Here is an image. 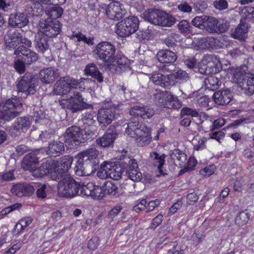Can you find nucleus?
I'll return each instance as SVG.
<instances>
[{
    "instance_id": "nucleus-62",
    "label": "nucleus",
    "mask_w": 254,
    "mask_h": 254,
    "mask_svg": "<svg viewBox=\"0 0 254 254\" xmlns=\"http://www.w3.org/2000/svg\"><path fill=\"white\" fill-rule=\"evenodd\" d=\"M174 75L178 80L183 81L186 80L188 78V73L182 69L178 70L174 74Z\"/></svg>"
},
{
    "instance_id": "nucleus-16",
    "label": "nucleus",
    "mask_w": 254,
    "mask_h": 254,
    "mask_svg": "<svg viewBox=\"0 0 254 254\" xmlns=\"http://www.w3.org/2000/svg\"><path fill=\"white\" fill-rule=\"evenodd\" d=\"M61 25L58 21H49L41 22L39 31L47 37H53L57 36L60 32Z\"/></svg>"
},
{
    "instance_id": "nucleus-48",
    "label": "nucleus",
    "mask_w": 254,
    "mask_h": 254,
    "mask_svg": "<svg viewBox=\"0 0 254 254\" xmlns=\"http://www.w3.org/2000/svg\"><path fill=\"white\" fill-rule=\"evenodd\" d=\"M250 218V215L246 211L240 212L235 218V223L239 226L245 225Z\"/></svg>"
},
{
    "instance_id": "nucleus-27",
    "label": "nucleus",
    "mask_w": 254,
    "mask_h": 254,
    "mask_svg": "<svg viewBox=\"0 0 254 254\" xmlns=\"http://www.w3.org/2000/svg\"><path fill=\"white\" fill-rule=\"evenodd\" d=\"M39 76L43 83L50 84L54 81L57 75L53 68L48 67L41 70Z\"/></svg>"
},
{
    "instance_id": "nucleus-8",
    "label": "nucleus",
    "mask_w": 254,
    "mask_h": 254,
    "mask_svg": "<svg viewBox=\"0 0 254 254\" xmlns=\"http://www.w3.org/2000/svg\"><path fill=\"white\" fill-rule=\"evenodd\" d=\"M89 134V130L87 133L85 130H81L78 127L72 126L68 128L65 132V142L68 144V147H72L88 139Z\"/></svg>"
},
{
    "instance_id": "nucleus-29",
    "label": "nucleus",
    "mask_w": 254,
    "mask_h": 254,
    "mask_svg": "<svg viewBox=\"0 0 254 254\" xmlns=\"http://www.w3.org/2000/svg\"><path fill=\"white\" fill-rule=\"evenodd\" d=\"M64 150V146L62 142L53 141L49 143L46 152L49 155L56 157L63 154Z\"/></svg>"
},
{
    "instance_id": "nucleus-49",
    "label": "nucleus",
    "mask_w": 254,
    "mask_h": 254,
    "mask_svg": "<svg viewBox=\"0 0 254 254\" xmlns=\"http://www.w3.org/2000/svg\"><path fill=\"white\" fill-rule=\"evenodd\" d=\"M207 139L205 137L203 138H194L192 140V143L194 147V149L197 151L201 150L205 148V142Z\"/></svg>"
},
{
    "instance_id": "nucleus-2",
    "label": "nucleus",
    "mask_w": 254,
    "mask_h": 254,
    "mask_svg": "<svg viewBox=\"0 0 254 254\" xmlns=\"http://www.w3.org/2000/svg\"><path fill=\"white\" fill-rule=\"evenodd\" d=\"M38 162V159L35 156V153H30L26 155L23 160V168L29 170L36 178H42L49 174L52 180H58L60 173H58L56 171L54 161H47L43 163L40 167L37 168L36 166Z\"/></svg>"
},
{
    "instance_id": "nucleus-38",
    "label": "nucleus",
    "mask_w": 254,
    "mask_h": 254,
    "mask_svg": "<svg viewBox=\"0 0 254 254\" xmlns=\"http://www.w3.org/2000/svg\"><path fill=\"white\" fill-rule=\"evenodd\" d=\"M149 78L150 81L162 87H164L169 84V76H166L159 73H153Z\"/></svg>"
},
{
    "instance_id": "nucleus-9",
    "label": "nucleus",
    "mask_w": 254,
    "mask_h": 254,
    "mask_svg": "<svg viewBox=\"0 0 254 254\" xmlns=\"http://www.w3.org/2000/svg\"><path fill=\"white\" fill-rule=\"evenodd\" d=\"M139 20L136 16L128 17L116 25V33L120 37H127L138 29Z\"/></svg>"
},
{
    "instance_id": "nucleus-53",
    "label": "nucleus",
    "mask_w": 254,
    "mask_h": 254,
    "mask_svg": "<svg viewBox=\"0 0 254 254\" xmlns=\"http://www.w3.org/2000/svg\"><path fill=\"white\" fill-rule=\"evenodd\" d=\"M217 23V18L206 16L205 28L207 29L210 32L213 33L215 24Z\"/></svg>"
},
{
    "instance_id": "nucleus-4",
    "label": "nucleus",
    "mask_w": 254,
    "mask_h": 254,
    "mask_svg": "<svg viewBox=\"0 0 254 254\" xmlns=\"http://www.w3.org/2000/svg\"><path fill=\"white\" fill-rule=\"evenodd\" d=\"M126 132L129 136L135 138L138 146H146L151 142L150 129L143 123L136 122L128 123Z\"/></svg>"
},
{
    "instance_id": "nucleus-32",
    "label": "nucleus",
    "mask_w": 254,
    "mask_h": 254,
    "mask_svg": "<svg viewBox=\"0 0 254 254\" xmlns=\"http://www.w3.org/2000/svg\"><path fill=\"white\" fill-rule=\"evenodd\" d=\"M206 49L216 50L222 48L225 46L226 41L221 38H214V37L205 38Z\"/></svg>"
},
{
    "instance_id": "nucleus-42",
    "label": "nucleus",
    "mask_w": 254,
    "mask_h": 254,
    "mask_svg": "<svg viewBox=\"0 0 254 254\" xmlns=\"http://www.w3.org/2000/svg\"><path fill=\"white\" fill-rule=\"evenodd\" d=\"M32 218L30 217H24L21 219L15 225L14 233L16 234L21 232L25 228L29 226L32 222Z\"/></svg>"
},
{
    "instance_id": "nucleus-39",
    "label": "nucleus",
    "mask_w": 254,
    "mask_h": 254,
    "mask_svg": "<svg viewBox=\"0 0 254 254\" xmlns=\"http://www.w3.org/2000/svg\"><path fill=\"white\" fill-rule=\"evenodd\" d=\"M114 139L115 138L113 134L111 133H106L102 137L97 138L96 142L97 145L100 146L108 147L113 144Z\"/></svg>"
},
{
    "instance_id": "nucleus-44",
    "label": "nucleus",
    "mask_w": 254,
    "mask_h": 254,
    "mask_svg": "<svg viewBox=\"0 0 254 254\" xmlns=\"http://www.w3.org/2000/svg\"><path fill=\"white\" fill-rule=\"evenodd\" d=\"M205 38H194L191 43V48L196 50H206Z\"/></svg>"
},
{
    "instance_id": "nucleus-43",
    "label": "nucleus",
    "mask_w": 254,
    "mask_h": 254,
    "mask_svg": "<svg viewBox=\"0 0 254 254\" xmlns=\"http://www.w3.org/2000/svg\"><path fill=\"white\" fill-rule=\"evenodd\" d=\"M246 77L247 78L243 83V88L247 90L250 94L254 93V74L248 73Z\"/></svg>"
},
{
    "instance_id": "nucleus-26",
    "label": "nucleus",
    "mask_w": 254,
    "mask_h": 254,
    "mask_svg": "<svg viewBox=\"0 0 254 254\" xmlns=\"http://www.w3.org/2000/svg\"><path fill=\"white\" fill-rule=\"evenodd\" d=\"M33 7H31V13H30L33 16H38L43 12V9L42 4H52L55 0H30Z\"/></svg>"
},
{
    "instance_id": "nucleus-56",
    "label": "nucleus",
    "mask_w": 254,
    "mask_h": 254,
    "mask_svg": "<svg viewBox=\"0 0 254 254\" xmlns=\"http://www.w3.org/2000/svg\"><path fill=\"white\" fill-rule=\"evenodd\" d=\"M179 30L183 33L188 34L190 32V23L185 20L181 21L178 25Z\"/></svg>"
},
{
    "instance_id": "nucleus-15",
    "label": "nucleus",
    "mask_w": 254,
    "mask_h": 254,
    "mask_svg": "<svg viewBox=\"0 0 254 254\" xmlns=\"http://www.w3.org/2000/svg\"><path fill=\"white\" fill-rule=\"evenodd\" d=\"M29 118L24 117L18 118L9 129L10 134L16 137L27 132L31 125Z\"/></svg>"
},
{
    "instance_id": "nucleus-28",
    "label": "nucleus",
    "mask_w": 254,
    "mask_h": 254,
    "mask_svg": "<svg viewBox=\"0 0 254 254\" xmlns=\"http://www.w3.org/2000/svg\"><path fill=\"white\" fill-rule=\"evenodd\" d=\"M165 158L164 154L159 155L156 152H153L150 154V161L155 167H157L160 175H161L165 174L162 169V167L165 163Z\"/></svg>"
},
{
    "instance_id": "nucleus-41",
    "label": "nucleus",
    "mask_w": 254,
    "mask_h": 254,
    "mask_svg": "<svg viewBox=\"0 0 254 254\" xmlns=\"http://www.w3.org/2000/svg\"><path fill=\"white\" fill-rule=\"evenodd\" d=\"M105 194L115 195L118 193V188L112 181H106L103 185Z\"/></svg>"
},
{
    "instance_id": "nucleus-18",
    "label": "nucleus",
    "mask_w": 254,
    "mask_h": 254,
    "mask_svg": "<svg viewBox=\"0 0 254 254\" xmlns=\"http://www.w3.org/2000/svg\"><path fill=\"white\" fill-rule=\"evenodd\" d=\"M127 10L124 5L119 1L110 3L107 9V16L112 20H118L122 19L126 15Z\"/></svg>"
},
{
    "instance_id": "nucleus-46",
    "label": "nucleus",
    "mask_w": 254,
    "mask_h": 254,
    "mask_svg": "<svg viewBox=\"0 0 254 254\" xmlns=\"http://www.w3.org/2000/svg\"><path fill=\"white\" fill-rule=\"evenodd\" d=\"M63 9L58 6L52 7L49 10H47L46 14L53 19H57L60 17L63 14Z\"/></svg>"
},
{
    "instance_id": "nucleus-7",
    "label": "nucleus",
    "mask_w": 254,
    "mask_h": 254,
    "mask_svg": "<svg viewBox=\"0 0 254 254\" xmlns=\"http://www.w3.org/2000/svg\"><path fill=\"white\" fill-rule=\"evenodd\" d=\"M80 185L81 183H77L66 174L59 183L58 192L62 196L72 197L77 194Z\"/></svg>"
},
{
    "instance_id": "nucleus-30",
    "label": "nucleus",
    "mask_w": 254,
    "mask_h": 254,
    "mask_svg": "<svg viewBox=\"0 0 254 254\" xmlns=\"http://www.w3.org/2000/svg\"><path fill=\"white\" fill-rule=\"evenodd\" d=\"M157 57L161 63H172L177 59V56L175 53L167 50L159 51Z\"/></svg>"
},
{
    "instance_id": "nucleus-31",
    "label": "nucleus",
    "mask_w": 254,
    "mask_h": 254,
    "mask_svg": "<svg viewBox=\"0 0 254 254\" xmlns=\"http://www.w3.org/2000/svg\"><path fill=\"white\" fill-rule=\"evenodd\" d=\"M34 44L36 50L42 53H44L49 48L47 38L43 36L40 33L36 35Z\"/></svg>"
},
{
    "instance_id": "nucleus-22",
    "label": "nucleus",
    "mask_w": 254,
    "mask_h": 254,
    "mask_svg": "<svg viewBox=\"0 0 254 254\" xmlns=\"http://www.w3.org/2000/svg\"><path fill=\"white\" fill-rule=\"evenodd\" d=\"M29 23L28 18L23 13L11 14L8 18L9 24L13 27L22 28Z\"/></svg>"
},
{
    "instance_id": "nucleus-5",
    "label": "nucleus",
    "mask_w": 254,
    "mask_h": 254,
    "mask_svg": "<svg viewBox=\"0 0 254 254\" xmlns=\"http://www.w3.org/2000/svg\"><path fill=\"white\" fill-rule=\"evenodd\" d=\"M143 18L152 24L163 27H171L175 23V19L163 11L149 9L143 13Z\"/></svg>"
},
{
    "instance_id": "nucleus-6",
    "label": "nucleus",
    "mask_w": 254,
    "mask_h": 254,
    "mask_svg": "<svg viewBox=\"0 0 254 254\" xmlns=\"http://www.w3.org/2000/svg\"><path fill=\"white\" fill-rule=\"evenodd\" d=\"M22 110V104L16 97L0 102V122L9 121L17 116Z\"/></svg>"
},
{
    "instance_id": "nucleus-45",
    "label": "nucleus",
    "mask_w": 254,
    "mask_h": 254,
    "mask_svg": "<svg viewBox=\"0 0 254 254\" xmlns=\"http://www.w3.org/2000/svg\"><path fill=\"white\" fill-rule=\"evenodd\" d=\"M70 38L73 39L76 38L77 41L78 42H83L89 46L93 45V38L91 37H86L85 35L82 33L78 32L77 33H73L70 36Z\"/></svg>"
},
{
    "instance_id": "nucleus-52",
    "label": "nucleus",
    "mask_w": 254,
    "mask_h": 254,
    "mask_svg": "<svg viewBox=\"0 0 254 254\" xmlns=\"http://www.w3.org/2000/svg\"><path fill=\"white\" fill-rule=\"evenodd\" d=\"M216 169L214 165H208L199 171V174L202 177H208L214 173Z\"/></svg>"
},
{
    "instance_id": "nucleus-55",
    "label": "nucleus",
    "mask_w": 254,
    "mask_h": 254,
    "mask_svg": "<svg viewBox=\"0 0 254 254\" xmlns=\"http://www.w3.org/2000/svg\"><path fill=\"white\" fill-rule=\"evenodd\" d=\"M196 165V160L193 157H190L188 162L187 166L185 167L183 169L180 170L179 174H182L188 171L192 170Z\"/></svg>"
},
{
    "instance_id": "nucleus-58",
    "label": "nucleus",
    "mask_w": 254,
    "mask_h": 254,
    "mask_svg": "<svg viewBox=\"0 0 254 254\" xmlns=\"http://www.w3.org/2000/svg\"><path fill=\"white\" fill-rule=\"evenodd\" d=\"M82 122L85 127L93 125L95 122L93 114L88 113H84L83 115Z\"/></svg>"
},
{
    "instance_id": "nucleus-17",
    "label": "nucleus",
    "mask_w": 254,
    "mask_h": 254,
    "mask_svg": "<svg viewBox=\"0 0 254 254\" xmlns=\"http://www.w3.org/2000/svg\"><path fill=\"white\" fill-rule=\"evenodd\" d=\"M124 159V168L126 169L129 178L133 182L140 181L142 179V174L138 170L136 160L128 157H126Z\"/></svg>"
},
{
    "instance_id": "nucleus-60",
    "label": "nucleus",
    "mask_w": 254,
    "mask_h": 254,
    "mask_svg": "<svg viewBox=\"0 0 254 254\" xmlns=\"http://www.w3.org/2000/svg\"><path fill=\"white\" fill-rule=\"evenodd\" d=\"M163 219V215L162 214H159L154 218L152 221L151 224L150 226L151 229L154 230L162 222Z\"/></svg>"
},
{
    "instance_id": "nucleus-59",
    "label": "nucleus",
    "mask_w": 254,
    "mask_h": 254,
    "mask_svg": "<svg viewBox=\"0 0 254 254\" xmlns=\"http://www.w3.org/2000/svg\"><path fill=\"white\" fill-rule=\"evenodd\" d=\"M213 4L214 7L219 10H225L228 7V2L226 0H216Z\"/></svg>"
},
{
    "instance_id": "nucleus-51",
    "label": "nucleus",
    "mask_w": 254,
    "mask_h": 254,
    "mask_svg": "<svg viewBox=\"0 0 254 254\" xmlns=\"http://www.w3.org/2000/svg\"><path fill=\"white\" fill-rule=\"evenodd\" d=\"M205 15L196 16L192 20V24L196 27L204 29L205 28Z\"/></svg>"
},
{
    "instance_id": "nucleus-12",
    "label": "nucleus",
    "mask_w": 254,
    "mask_h": 254,
    "mask_svg": "<svg viewBox=\"0 0 254 254\" xmlns=\"http://www.w3.org/2000/svg\"><path fill=\"white\" fill-rule=\"evenodd\" d=\"M221 62L215 55H206L202 60L203 67L199 68L201 73L209 74L218 72L221 67Z\"/></svg>"
},
{
    "instance_id": "nucleus-10",
    "label": "nucleus",
    "mask_w": 254,
    "mask_h": 254,
    "mask_svg": "<svg viewBox=\"0 0 254 254\" xmlns=\"http://www.w3.org/2000/svg\"><path fill=\"white\" fill-rule=\"evenodd\" d=\"M122 169L121 166L115 162H104L100 166V169L97 172V176L102 179L107 178L118 180L121 177Z\"/></svg>"
},
{
    "instance_id": "nucleus-3",
    "label": "nucleus",
    "mask_w": 254,
    "mask_h": 254,
    "mask_svg": "<svg viewBox=\"0 0 254 254\" xmlns=\"http://www.w3.org/2000/svg\"><path fill=\"white\" fill-rule=\"evenodd\" d=\"M98 151L95 148H91L79 153L74 168L76 175L89 176L95 172L94 166L99 163Z\"/></svg>"
},
{
    "instance_id": "nucleus-64",
    "label": "nucleus",
    "mask_w": 254,
    "mask_h": 254,
    "mask_svg": "<svg viewBox=\"0 0 254 254\" xmlns=\"http://www.w3.org/2000/svg\"><path fill=\"white\" fill-rule=\"evenodd\" d=\"M14 67L16 70L20 74L24 73L25 70L24 63L20 61H17L15 62Z\"/></svg>"
},
{
    "instance_id": "nucleus-23",
    "label": "nucleus",
    "mask_w": 254,
    "mask_h": 254,
    "mask_svg": "<svg viewBox=\"0 0 254 254\" xmlns=\"http://www.w3.org/2000/svg\"><path fill=\"white\" fill-rule=\"evenodd\" d=\"M130 115L134 117H140L143 119H148L154 114L153 109L148 107L134 106L129 111Z\"/></svg>"
},
{
    "instance_id": "nucleus-13",
    "label": "nucleus",
    "mask_w": 254,
    "mask_h": 254,
    "mask_svg": "<svg viewBox=\"0 0 254 254\" xmlns=\"http://www.w3.org/2000/svg\"><path fill=\"white\" fill-rule=\"evenodd\" d=\"M36 85L32 75L26 73L17 83V92L21 93L23 97L26 98L28 95L33 94L36 91Z\"/></svg>"
},
{
    "instance_id": "nucleus-36",
    "label": "nucleus",
    "mask_w": 254,
    "mask_h": 254,
    "mask_svg": "<svg viewBox=\"0 0 254 254\" xmlns=\"http://www.w3.org/2000/svg\"><path fill=\"white\" fill-rule=\"evenodd\" d=\"M171 158L177 166H183L187 160L186 155L179 149H175L170 154Z\"/></svg>"
},
{
    "instance_id": "nucleus-33",
    "label": "nucleus",
    "mask_w": 254,
    "mask_h": 254,
    "mask_svg": "<svg viewBox=\"0 0 254 254\" xmlns=\"http://www.w3.org/2000/svg\"><path fill=\"white\" fill-rule=\"evenodd\" d=\"M127 62V59L125 57L115 56L111 63L107 65L111 69L116 71H121L122 67L125 66Z\"/></svg>"
},
{
    "instance_id": "nucleus-20",
    "label": "nucleus",
    "mask_w": 254,
    "mask_h": 254,
    "mask_svg": "<svg viewBox=\"0 0 254 254\" xmlns=\"http://www.w3.org/2000/svg\"><path fill=\"white\" fill-rule=\"evenodd\" d=\"M35 189L32 184L27 183H18L12 186L11 191L12 194L18 197L31 195Z\"/></svg>"
},
{
    "instance_id": "nucleus-61",
    "label": "nucleus",
    "mask_w": 254,
    "mask_h": 254,
    "mask_svg": "<svg viewBox=\"0 0 254 254\" xmlns=\"http://www.w3.org/2000/svg\"><path fill=\"white\" fill-rule=\"evenodd\" d=\"M181 114L182 116L189 115L192 117H197L198 115V113L195 110L187 107L183 108L181 110Z\"/></svg>"
},
{
    "instance_id": "nucleus-25",
    "label": "nucleus",
    "mask_w": 254,
    "mask_h": 254,
    "mask_svg": "<svg viewBox=\"0 0 254 254\" xmlns=\"http://www.w3.org/2000/svg\"><path fill=\"white\" fill-rule=\"evenodd\" d=\"M215 102L220 105L229 104L232 100V94L230 90L224 89L215 92L213 94Z\"/></svg>"
},
{
    "instance_id": "nucleus-47",
    "label": "nucleus",
    "mask_w": 254,
    "mask_h": 254,
    "mask_svg": "<svg viewBox=\"0 0 254 254\" xmlns=\"http://www.w3.org/2000/svg\"><path fill=\"white\" fill-rule=\"evenodd\" d=\"M93 184L92 183H88L86 185L81 183L79 190H80V195L81 196H86L91 197L92 194Z\"/></svg>"
},
{
    "instance_id": "nucleus-1",
    "label": "nucleus",
    "mask_w": 254,
    "mask_h": 254,
    "mask_svg": "<svg viewBox=\"0 0 254 254\" xmlns=\"http://www.w3.org/2000/svg\"><path fill=\"white\" fill-rule=\"evenodd\" d=\"M93 83L88 78H81L76 80L69 76L61 78L55 84L54 92L61 95L59 102L63 109H69L72 113L83 110L89 107L81 94L76 90L78 88L84 90Z\"/></svg>"
},
{
    "instance_id": "nucleus-37",
    "label": "nucleus",
    "mask_w": 254,
    "mask_h": 254,
    "mask_svg": "<svg viewBox=\"0 0 254 254\" xmlns=\"http://www.w3.org/2000/svg\"><path fill=\"white\" fill-rule=\"evenodd\" d=\"M247 68L246 66H243L230 69V73L232 74L234 82H239L243 80L244 77L247 75L246 72Z\"/></svg>"
},
{
    "instance_id": "nucleus-34",
    "label": "nucleus",
    "mask_w": 254,
    "mask_h": 254,
    "mask_svg": "<svg viewBox=\"0 0 254 254\" xmlns=\"http://www.w3.org/2000/svg\"><path fill=\"white\" fill-rule=\"evenodd\" d=\"M72 161L73 159L71 156L68 155L65 156L62 161L61 169L63 170V171L61 172L59 171V169L58 168L57 164L55 162L56 171L58 173H60L59 179L58 180H60L63 177L65 176V175L68 174L66 172L70 168Z\"/></svg>"
},
{
    "instance_id": "nucleus-14",
    "label": "nucleus",
    "mask_w": 254,
    "mask_h": 254,
    "mask_svg": "<svg viewBox=\"0 0 254 254\" xmlns=\"http://www.w3.org/2000/svg\"><path fill=\"white\" fill-rule=\"evenodd\" d=\"M4 43L6 48L9 50L15 49L20 43L27 47H30L32 42L22 36L17 31L8 32L4 37Z\"/></svg>"
},
{
    "instance_id": "nucleus-54",
    "label": "nucleus",
    "mask_w": 254,
    "mask_h": 254,
    "mask_svg": "<svg viewBox=\"0 0 254 254\" xmlns=\"http://www.w3.org/2000/svg\"><path fill=\"white\" fill-rule=\"evenodd\" d=\"M207 77L204 79V83L206 85H209L211 86H217L220 82L218 77L213 74H210Z\"/></svg>"
},
{
    "instance_id": "nucleus-63",
    "label": "nucleus",
    "mask_w": 254,
    "mask_h": 254,
    "mask_svg": "<svg viewBox=\"0 0 254 254\" xmlns=\"http://www.w3.org/2000/svg\"><path fill=\"white\" fill-rule=\"evenodd\" d=\"M179 10L183 12L190 13L192 10V7L187 2L183 1L178 5Z\"/></svg>"
},
{
    "instance_id": "nucleus-21",
    "label": "nucleus",
    "mask_w": 254,
    "mask_h": 254,
    "mask_svg": "<svg viewBox=\"0 0 254 254\" xmlns=\"http://www.w3.org/2000/svg\"><path fill=\"white\" fill-rule=\"evenodd\" d=\"M14 54L18 56H23L25 62L31 64L36 62L38 59V56L33 51L26 48L23 46H19L14 51Z\"/></svg>"
},
{
    "instance_id": "nucleus-40",
    "label": "nucleus",
    "mask_w": 254,
    "mask_h": 254,
    "mask_svg": "<svg viewBox=\"0 0 254 254\" xmlns=\"http://www.w3.org/2000/svg\"><path fill=\"white\" fill-rule=\"evenodd\" d=\"M248 32V25L246 23H241L235 31L232 34L235 39L243 40L246 38Z\"/></svg>"
},
{
    "instance_id": "nucleus-24",
    "label": "nucleus",
    "mask_w": 254,
    "mask_h": 254,
    "mask_svg": "<svg viewBox=\"0 0 254 254\" xmlns=\"http://www.w3.org/2000/svg\"><path fill=\"white\" fill-rule=\"evenodd\" d=\"M114 110L110 108H102L98 111L97 120L99 124L106 126L114 119Z\"/></svg>"
},
{
    "instance_id": "nucleus-35",
    "label": "nucleus",
    "mask_w": 254,
    "mask_h": 254,
    "mask_svg": "<svg viewBox=\"0 0 254 254\" xmlns=\"http://www.w3.org/2000/svg\"><path fill=\"white\" fill-rule=\"evenodd\" d=\"M84 71L86 75L93 77L99 82H103V77L102 74L97 70V68L94 64H90L87 65Z\"/></svg>"
},
{
    "instance_id": "nucleus-11",
    "label": "nucleus",
    "mask_w": 254,
    "mask_h": 254,
    "mask_svg": "<svg viewBox=\"0 0 254 254\" xmlns=\"http://www.w3.org/2000/svg\"><path fill=\"white\" fill-rule=\"evenodd\" d=\"M94 53L96 58L102 60L107 65L113 60L116 53V48L110 42H102L96 46Z\"/></svg>"
},
{
    "instance_id": "nucleus-19",
    "label": "nucleus",
    "mask_w": 254,
    "mask_h": 254,
    "mask_svg": "<svg viewBox=\"0 0 254 254\" xmlns=\"http://www.w3.org/2000/svg\"><path fill=\"white\" fill-rule=\"evenodd\" d=\"M162 98L160 102V107L169 109H179L181 107V103L178 98L170 92L165 91L160 95Z\"/></svg>"
},
{
    "instance_id": "nucleus-57",
    "label": "nucleus",
    "mask_w": 254,
    "mask_h": 254,
    "mask_svg": "<svg viewBox=\"0 0 254 254\" xmlns=\"http://www.w3.org/2000/svg\"><path fill=\"white\" fill-rule=\"evenodd\" d=\"M50 187L47 184L42 185L37 190V196L39 198H45L47 192L50 190Z\"/></svg>"
},
{
    "instance_id": "nucleus-50",
    "label": "nucleus",
    "mask_w": 254,
    "mask_h": 254,
    "mask_svg": "<svg viewBox=\"0 0 254 254\" xmlns=\"http://www.w3.org/2000/svg\"><path fill=\"white\" fill-rule=\"evenodd\" d=\"M105 196L103 185L100 187L93 184L91 198L93 199H101Z\"/></svg>"
}]
</instances>
